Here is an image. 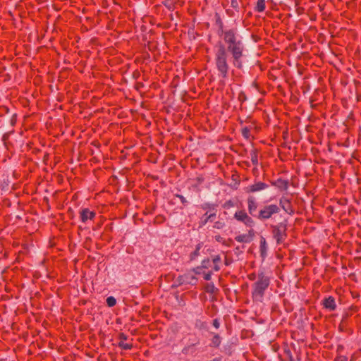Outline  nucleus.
<instances>
[{"label":"nucleus","instance_id":"nucleus-53","mask_svg":"<svg viewBox=\"0 0 361 361\" xmlns=\"http://www.w3.org/2000/svg\"><path fill=\"white\" fill-rule=\"evenodd\" d=\"M255 122H251V124L248 126L250 128V130L254 128Z\"/></svg>","mask_w":361,"mask_h":361},{"label":"nucleus","instance_id":"nucleus-5","mask_svg":"<svg viewBox=\"0 0 361 361\" xmlns=\"http://www.w3.org/2000/svg\"><path fill=\"white\" fill-rule=\"evenodd\" d=\"M280 212V207L276 204H264L259 209L257 219L264 222Z\"/></svg>","mask_w":361,"mask_h":361},{"label":"nucleus","instance_id":"nucleus-3","mask_svg":"<svg viewBox=\"0 0 361 361\" xmlns=\"http://www.w3.org/2000/svg\"><path fill=\"white\" fill-rule=\"evenodd\" d=\"M186 339V344L181 350V355L185 358L195 357L200 353L199 347L201 343L200 338L195 333H189Z\"/></svg>","mask_w":361,"mask_h":361},{"label":"nucleus","instance_id":"nucleus-56","mask_svg":"<svg viewBox=\"0 0 361 361\" xmlns=\"http://www.w3.org/2000/svg\"><path fill=\"white\" fill-rule=\"evenodd\" d=\"M152 178H153L154 180H158V176H152Z\"/></svg>","mask_w":361,"mask_h":361},{"label":"nucleus","instance_id":"nucleus-31","mask_svg":"<svg viewBox=\"0 0 361 361\" xmlns=\"http://www.w3.org/2000/svg\"><path fill=\"white\" fill-rule=\"evenodd\" d=\"M166 221V217L164 215H157L154 219V224H161Z\"/></svg>","mask_w":361,"mask_h":361},{"label":"nucleus","instance_id":"nucleus-18","mask_svg":"<svg viewBox=\"0 0 361 361\" xmlns=\"http://www.w3.org/2000/svg\"><path fill=\"white\" fill-rule=\"evenodd\" d=\"M211 262L212 264V269L214 271H219L221 269L220 264L221 263V258L219 255H212Z\"/></svg>","mask_w":361,"mask_h":361},{"label":"nucleus","instance_id":"nucleus-4","mask_svg":"<svg viewBox=\"0 0 361 361\" xmlns=\"http://www.w3.org/2000/svg\"><path fill=\"white\" fill-rule=\"evenodd\" d=\"M288 219L281 218V221L276 224H271L269 226L273 239L276 245L283 244L288 238Z\"/></svg>","mask_w":361,"mask_h":361},{"label":"nucleus","instance_id":"nucleus-13","mask_svg":"<svg viewBox=\"0 0 361 361\" xmlns=\"http://www.w3.org/2000/svg\"><path fill=\"white\" fill-rule=\"evenodd\" d=\"M255 233L253 228H249L247 233L236 235L235 240L240 243H249L253 240Z\"/></svg>","mask_w":361,"mask_h":361},{"label":"nucleus","instance_id":"nucleus-24","mask_svg":"<svg viewBox=\"0 0 361 361\" xmlns=\"http://www.w3.org/2000/svg\"><path fill=\"white\" fill-rule=\"evenodd\" d=\"M211 341H212V345L213 347L219 348L221 343V338L218 334H214Z\"/></svg>","mask_w":361,"mask_h":361},{"label":"nucleus","instance_id":"nucleus-14","mask_svg":"<svg viewBox=\"0 0 361 361\" xmlns=\"http://www.w3.org/2000/svg\"><path fill=\"white\" fill-rule=\"evenodd\" d=\"M80 219L82 223H87V221H92L96 216V212L90 210L89 208H82L80 211Z\"/></svg>","mask_w":361,"mask_h":361},{"label":"nucleus","instance_id":"nucleus-2","mask_svg":"<svg viewBox=\"0 0 361 361\" xmlns=\"http://www.w3.org/2000/svg\"><path fill=\"white\" fill-rule=\"evenodd\" d=\"M270 284V278L264 271L257 274V280L252 284V297L254 301L262 302L266 290Z\"/></svg>","mask_w":361,"mask_h":361},{"label":"nucleus","instance_id":"nucleus-7","mask_svg":"<svg viewBox=\"0 0 361 361\" xmlns=\"http://www.w3.org/2000/svg\"><path fill=\"white\" fill-rule=\"evenodd\" d=\"M17 122L16 114H11L9 109L6 106H0V123L1 128L6 129L8 124L13 127Z\"/></svg>","mask_w":361,"mask_h":361},{"label":"nucleus","instance_id":"nucleus-6","mask_svg":"<svg viewBox=\"0 0 361 361\" xmlns=\"http://www.w3.org/2000/svg\"><path fill=\"white\" fill-rule=\"evenodd\" d=\"M198 279L195 276L194 273L188 270L183 274L179 275L173 281L171 285V288H176L182 286H196Z\"/></svg>","mask_w":361,"mask_h":361},{"label":"nucleus","instance_id":"nucleus-42","mask_svg":"<svg viewBox=\"0 0 361 361\" xmlns=\"http://www.w3.org/2000/svg\"><path fill=\"white\" fill-rule=\"evenodd\" d=\"M334 361H348V357L344 355L337 356Z\"/></svg>","mask_w":361,"mask_h":361},{"label":"nucleus","instance_id":"nucleus-9","mask_svg":"<svg viewBox=\"0 0 361 361\" xmlns=\"http://www.w3.org/2000/svg\"><path fill=\"white\" fill-rule=\"evenodd\" d=\"M214 24L217 27V35L221 39L226 36L230 32H234L238 30L236 27L232 28H225L223 20L220 16V14L217 12L214 13Z\"/></svg>","mask_w":361,"mask_h":361},{"label":"nucleus","instance_id":"nucleus-22","mask_svg":"<svg viewBox=\"0 0 361 361\" xmlns=\"http://www.w3.org/2000/svg\"><path fill=\"white\" fill-rule=\"evenodd\" d=\"M266 1L265 0H257L255 6V11L258 13H262L265 10Z\"/></svg>","mask_w":361,"mask_h":361},{"label":"nucleus","instance_id":"nucleus-36","mask_svg":"<svg viewBox=\"0 0 361 361\" xmlns=\"http://www.w3.org/2000/svg\"><path fill=\"white\" fill-rule=\"evenodd\" d=\"M213 271H214L213 269L212 270H208V271H204L203 272V277H204V279L206 280V281H209L211 280V278H212V275L213 274Z\"/></svg>","mask_w":361,"mask_h":361},{"label":"nucleus","instance_id":"nucleus-51","mask_svg":"<svg viewBox=\"0 0 361 361\" xmlns=\"http://www.w3.org/2000/svg\"><path fill=\"white\" fill-rule=\"evenodd\" d=\"M215 239L216 241L220 242L222 238L219 235L215 236Z\"/></svg>","mask_w":361,"mask_h":361},{"label":"nucleus","instance_id":"nucleus-48","mask_svg":"<svg viewBox=\"0 0 361 361\" xmlns=\"http://www.w3.org/2000/svg\"><path fill=\"white\" fill-rule=\"evenodd\" d=\"M348 317V314H345V315L343 316V318H342V320H341V324H343L345 320L347 319V318Z\"/></svg>","mask_w":361,"mask_h":361},{"label":"nucleus","instance_id":"nucleus-40","mask_svg":"<svg viewBox=\"0 0 361 361\" xmlns=\"http://www.w3.org/2000/svg\"><path fill=\"white\" fill-rule=\"evenodd\" d=\"M216 213H217V209L210 212L211 216L209 218V219H210L209 222L214 221V220L216 219Z\"/></svg>","mask_w":361,"mask_h":361},{"label":"nucleus","instance_id":"nucleus-1","mask_svg":"<svg viewBox=\"0 0 361 361\" xmlns=\"http://www.w3.org/2000/svg\"><path fill=\"white\" fill-rule=\"evenodd\" d=\"M223 41H219L214 46V63L219 73V76L223 79L228 77L230 70L229 55L233 66L242 71H248L252 65L246 59L245 46L238 34V30L230 32Z\"/></svg>","mask_w":361,"mask_h":361},{"label":"nucleus","instance_id":"nucleus-30","mask_svg":"<svg viewBox=\"0 0 361 361\" xmlns=\"http://www.w3.org/2000/svg\"><path fill=\"white\" fill-rule=\"evenodd\" d=\"M118 346L123 350H131L133 347L132 343H126L123 341H119Z\"/></svg>","mask_w":361,"mask_h":361},{"label":"nucleus","instance_id":"nucleus-33","mask_svg":"<svg viewBox=\"0 0 361 361\" xmlns=\"http://www.w3.org/2000/svg\"><path fill=\"white\" fill-rule=\"evenodd\" d=\"M106 302L107 306L109 307H112L115 306L116 304V300L113 296H109L106 298Z\"/></svg>","mask_w":361,"mask_h":361},{"label":"nucleus","instance_id":"nucleus-37","mask_svg":"<svg viewBox=\"0 0 361 361\" xmlns=\"http://www.w3.org/2000/svg\"><path fill=\"white\" fill-rule=\"evenodd\" d=\"M238 99L241 104L244 103L247 99V95L244 92L239 93Z\"/></svg>","mask_w":361,"mask_h":361},{"label":"nucleus","instance_id":"nucleus-12","mask_svg":"<svg viewBox=\"0 0 361 361\" xmlns=\"http://www.w3.org/2000/svg\"><path fill=\"white\" fill-rule=\"evenodd\" d=\"M247 212L249 214L257 219L258 212V202L254 196H248L247 198Z\"/></svg>","mask_w":361,"mask_h":361},{"label":"nucleus","instance_id":"nucleus-34","mask_svg":"<svg viewBox=\"0 0 361 361\" xmlns=\"http://www.w3.org/2000/svg\"><path fill=\"white\" fill-rule=\"evenodd\" d=\"M226 224L224 221H216L214 223L213 228L221 230L225 227Z\"/></svg>","mask_w":361,"mask_h":361},{"label":"nucleus","instance_id":"nucleus-59","mask_svg":"<svg viewBox=\"0 0 361 361\" xmlns=\"http://www.w3.org/2000/svg\"><path fill=\"white\" fill-rule=\"evenodd\" d=\"M340 329H342L341 324L339 326Z\"/></svg>","mask_w":361,"mask_h":361},{"label":"nucleus","instance_id":"nucleus-16","mask_svg":"<svg viewBox=\"0 0 361 361\" xmlns=\"http://www.w3.org/2000/svg\"><path fill=\"white\" fill-rule=\"evenodd\" d=\"M322 305L324 308L330 311H334L336 308L335 298L333 296L325 298L322 301Z\"/></svg>","mask_w":361,"mask_h":361},{"label":"nucleus","instance_id":"nucleus-26","mask_svg":"<svg viewBox=\"0 0 361 361\" xmlns=\"http://www.w3.org/2000/svg\"><path fill=\"white\" fill-rule=\"evenodd\" d=\"M200 265H201V267L202 268V269H204V271H208V269L210 267L212 268V264L210 258H209V257L204 259L201 262Z\"/></svg>","mask_w":361,"mask_h":361},{"label":"nucleus","instance_id":"nucleus-8","mask_svg":"<svg viewBox=\"0 0 361 361\" xmlns=\"http://www.w3.org/2000/svg\"><path fill=\"white\" fill-rule=\"evenodd\" d=\"M254 216L249 214V212L245 209L237 210L233 214V219L239 223L243 224L246 228H253L255 226V221Z\"/></svg>","mask_w":361,"mask_h":361},{"label":"nucleus","instance_id":"nucleus-29","mask_svg":"<svg viewBox=\"0 0 361 361\" xmlns=\"http://www.w3.org/2000/svg\"><path fill=\"white\" fill-rule=\"evenodd\" d=\"M239 2L243 3V0H231V6L236 12L240 11Z\"/></svg>","mask_w":361,"mask_h":361},{"label":"nucleus","instance_id":"nucleus-55","mask_svg":"<svg viewBox=\"0 0 361 361\" xmlns=\"http://www.w3.org/2000/svg\"><path fill=\"white\" fill-rule=\"evenodd\" d=\"M238 121H239V123H240V125H243V123L244 122H245V121L242 120L240 118H238Z\"/></svg>","mask_w":361,"mask_h":361},{"label":"nucleus","instance_id":"nucleus-15","mask_svg":"<svg viewBox=\"0 0 361 361\" xmlns=\"http://www.w3.org/2000/svg\"><path fill=\"white\" fill-rule=\"evenodd\" d=\"M269 185L261 181L255 182L245 188L247 193H254L267 189Z\"/></svg>","mask_w":361,"mask_h":361},{"label":"nucleus","instance_id":"nucleus-10","mask_svg":"<svg viewBox=\"0 0 361 361\" xmlns=\"http://www.w3.org/2000/svg\"><path fill=\"white\" fill-rule=\"evenodd\" d=\"M278 205L280 209L281 208L286 214L292 216L295 214V209L292 204L290 199H288L286 196L283 195L279 200Z\"/></svg>","mask_w":361,"mask_h":361},{"label":"nucleus","instance_id":"nucleus-57","mask_svg":"<svg viewBox=\"0 0 361 361\" xmlns=\"http://www.w3.org/2000/svg\"><path fill=\"white\" fill-rule=\"evenodd\" d=\"M137 85H140V86H142V83H137Z\"/></svg>","mask_w":361,"mask_h":361},{"label":"nucleus","instance_id":"nucleus-39","mask_svg":"<svg viewBox=\"0 0 361 361\" xmlns=\"http://www.w3.org/2000/svg\"><path fill=\"white\" fill-rule=\"evenodd\" d=\"M118 338L120 341H126L128 339V336L126 334L121 332L118 335Z\"/></svg>","mask_w":361,"mask_h":361},{"label":"nucleus","instance_id":"nucleus-43","mask_svg":"<svg viewBox=\"0 0 361 361\" xmlns=\"http://www.w3.org/2000/svg\"><path fill=\"white\" fill-rule=\"evenodd\" d=\"M212 325L214 327H215L216 329H219V326H220V322H219V319H214L212 322Z\"/></svg>","mask_w":361,"mask_h":361},{"label":"nucleus","instance_id":"nucleus-45","mask_svg":"<svg viewBox=\"0 0 361 361\" xmlns=\"http://www.w3.org/2000/svg\"><path fill=\"white\" fill-rule=\"evenodd\" d=\"M204 178L202 176H200L196 178V181H197V184H199V185L202 183L204 182Z\"/></svg>","mask_w":361,"mask_h":361},{"label":"nucleus","instance_id":"nucleus-35","mask_svg":"<svg viewBox=\"0 0 361 361\" xmlns=\"http://www.w3.org/2000/svg\"><path fill=\"white\" fill-rule=\"evenodd\" d=\"M235 206V202L233 200H228L227 201H226L223 204H222V207L224 209H229L231 207H233Z\"/></svg>","mask_w":361,"mask_h":361},{"label":"nucleus","instance_id":"nucleus-38","mask_svg":"<svg viewBox=\"0 0 361 361\" xmlns=\"http://www.w3.org/2000/svg\"><path fill=\"white\" fill-rule=\"evenodd\" d=\"M175 197H178L184 206L188 204V201L186 200L183 195L180 194H176Z\"/></svg>","mask_w":361,"mask_h":361},{"label":"nucleus","instance_id":"nucleus-46","mask_svg":"<svg viewBox=\"0 0 361 361\" xmlns=\"http://www.w3.org/2000/svg\"><path fill=\"white\" fill-rule=\"evenodd\" d=\"M284 351L288 355L289 360H290V357H293V355L291 354L290 349H286Z\"/></svg>","mask_w":361,"mask_h":361},{"label":"nucleus","instance_id":"nucleus-52","mask_svg":"<svg viewBox=\"0 0 361 361\" xmlns=\"http://www.w3.org/2000/svg\"><path fill=\"white\" fill-rule=\"evenodd\" d=\"M200 323H201V325L200 326V328H204L206 326V323L205 322H202L201 321H199Z\"/></svg>","mask_w":361,"mask_h":361},{"label":"nucleus","instance_id":"nucleus-21","mask_svg":"<svg viewBox=\"0 0 361 361\" xmlns=\"http://www.w3.org/2000/svg\"><path fill=\"white\" fill-rule=\"evenodd\" d=\"M202 247H203L202 242H200L199 243H197L196 245L195 250L190 254V261H193V260L196 259V258L198 256H200V250L202 248Z\"/></svg>","mask_w":361,"mask_h":361},{"label":"nucleus","instance_id":"nucleus-25","mask_svg":"<svg viewBox=\"0 0 361 361\" xmlns=\"http://www.w3.org/2000/svg\"><path fill=\"white\" fill-rule=\"evenodd\" d=\"M251 161L254 166L258 165V150L255 148L250 152Z\"/></svg>","mask_w":361,"mask_h":361},{"label":"nucleus","instance_id":"nucleus-11","mask_svg":"<svg viewBox=\"0 0 361 361\" xmlns=\"http://www.w3.org/2000/svg\"><path fill=\"white\" fill-rule=\"evenodd\" d=\"M270 183L281 192H286L290 184L289 180L283 179L282 178H278L276 180H270Z\"/></svg>","mask_w":361,"mask_h":361},{"label":"nucleus","instance_id":"nucleus-20","mask_svg":"<svg viewBox=\"0 0 361 361\" xmlns=\"http://www.w3.org/2000/svg\"><path fill=\"white\" fill-rule=\"evenodd\" d=\"M218 207V204L216 203H210L208 202H204L200 205V208L203 210H205L206 212L210 213L214 210H216Z\"/></svg>","mask_w":361,"mask_h":361},{"label":"nucleus","instance_id":"nucleus-23","mask_svg":"<svg viewBox=\"0 0 361 361\" xmlns=\"http://www.w3.org/2000/svg\"><path fill=\"white\" fill-rule=\"evenodd\" d=\"M211 216V214L208 212H205L201 217L200 221L199 222L200 227H202L205 226L208 222H209V218Z\"/></svg>","mask_w":361,"mask_h":361},{"label":"nucleus","instance_id":"nucleus-28","mask_svg":"<svg viewBox=\"0 0 361 361\" xmlns=\"http://www.w3.org/2000/svg\"><path fill=\"white\" fill-rule=\"evenodd\" d=\"M162 4L169 10L173 11L175 9V3L171 0H164Z\"/></svg>","mask_w":361,"mask_h":361},{"label":"nucleus","instance_id":"nucleus-27","mask_svg":"<svg viewBox=\"0 0 361 361\" xmlns=\"http://www.w3.org/2000/svg\"><path fill=\"white\" fill-rule=\"evenodd\" d=\"M241 133L243 137L246 140H250L251 135H250V128L245 126L241 130Z\"/></svg>","mask_w":361,"mask_h":361},{"label":"nucleus","instance_id":"nucleus-54","mask_svg":"<svg viewBox=\"0 0 361 361\" xmlns=\"http://www.w3.org/2000/svg\"><path fill=\"white\" fill-rule=\"evenodd\" d=\"M245 122H252L251 121V117L250 116H247L246 119L245 120Z\"/></svg>","mask_w":361,"mask_h":361},{"label":"nucleus","instance_id":"nucleus-58","mask_svg":"<svg viewBox=\"0 0 361 361\" xmlns=\"http://www.w3.org/2000/svg\"><path fill=\"white\" fill-rule=\"evenodd\" d=\"M289 361H294L293 357H290V360H289Z\"/></svg>","mask_w":361,"mask_h":361},{"label":"nucleus","instance_id":"nucleus-50","mask_svg":"<svg viewBox=\"0 0 361 361\" xmlns=\"http://www.w3.org/2000/svg\"><path fill=\"white\" fill-rule=\"evenodd\" d=\"M92 144L97 147H99L100 146V144L98 141H94Z\"/></svg>","mask_w":361,"mask_h":361},{"label":"nucleus","instance_id":"nucleus-41","mask_svg":"<svg viewBox=\"0 0 361 361\" xmlns=\"http://www.w3.org/2000/svg\"><path fill=\"white\" fill-rule=\"evenodd\" d=\"M232 262H233L232 259L228 258L227 257V255H226L225 257H224V264L226 266H229L232 263Z\"/></svg>","mask_w":361,"mask_h":361},{"label":"nucleus","instance_id":"nucleus-17","mask_svg":"<svg viewBox=\"0 0 361 361\" xmlns=\"http://www.w3.org/2000/svg\"><path fill=\"white\" fill-rule=\"evenodd\" d=\"M259 254L263 260L267 256V243L266 238L262 235L259 238Z\"/></svg>","mask_w":361,"mask_h":361},{"label":"nucleus","instance_id":"nucleus-44","mask_svg":"<svg viewBox=\"0 0 361 361\" xmlns=\"http://www.w3.org/2000/svg\"><path fill=\"white\" fill-rule=\"evenodd\" d=\"M13 132V130L12 131H10V132H7V133H5L4 135H3V137H2V140L6 142L8 137H9V135L10 134Z\"/></svg>","mask_w":361,"mask_h":361},{"label":"nucleus","instance_id":"nucleus-49","mask_svg":"<svg viewBox=\"0 0 361 361\" xmlns=\"http://www.w3.org/2000/svg\"><path fill=\"white\" fill-rule=\"evenodd\" d=\"M250 280H255L256 279L255 274H251L248 276Z\"/></svg>","mask_w":361,"mask_h":361},{"label":"nucleus","instance_id":"nucleus-19","mask_svg":"<svg viewBox=\"0 0 361 361\" xmlns=\"http://www.w3.org/2000/svg\"><path fill=\"white\" fill-rule=\"evenodd\" d=\"M204 291L209 294L214 295L212 300H214V297L219 293V289L214 286V283H207L204 286Z\"/></svg>","mask_w":361,"mask_h":361},{"label":"nucleus","instance_id":"nucleus-47","mask_svg":"<svg viewBox=\"0 0 361 361\" xmlns=\"http://www.w3.org/2000/svg\"><path fill=\"white\" fill-rule=\"evenodd\" d=\"M222 358H223V357L221 355H220V356L216 357H215L211 360H209V361H221Z\"/></svg>","mask_w":361,"mask_h":361},{"label":"nucleus","instance_id":"nucleus-32","mask_svg":"<svg viewBox=\"0 0 361 361\" xmlns=\"http://www.w3.org/2000/svg\"><path fill=\"white\" fill-rule=\"evenodd\" d=\"M190 271H191L192 273H194L195 276H196V275H200V274H202L203 272H204V269H202V268L201 267V265L200 266H197L195 268H192V269H189Z\"/></svg>","mask_w":361,"mask_h":361}]
</instances>
